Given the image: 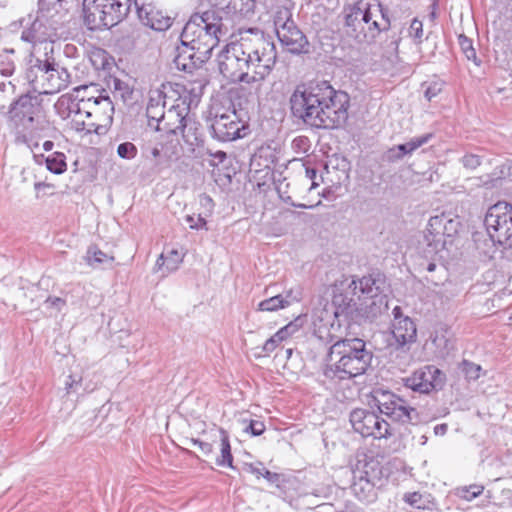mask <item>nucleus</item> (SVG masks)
I'll return each instance as SVG.
<instances>
[{
	"label": "nucleus",
	"mask_w": 512,
	"mask_h": 512,
	"mask_svg": "<svg viewBox=\"0 0 512 512\" xmlns=\"http://www.w3.org/2000/svg\"><path fill=\"white\" fill-rule=\"evenodd\" d=\"M239 39L231 42L217 56L218 69L232 83H262L277 62L272 37L258 27L243 29Z\"/></svg>",
	"instance_id": "1"
},
{
	"label": "nucleus",
	"mask_w": 512,
	"mask_h": 512,
	"mask_svg": "<svg viewBox=\"0 0 512 512\" xmlns=\"http://www.w3.org/2000/svg\"><path fill=\"white\" fill-rule=\"evenodd\" d=\"M291 115L318 129H336L348 118L349 96L335 90L327 81L296 86L289 98Z\"/></svg>",
	"instance_id": "2"
},
{
	"label": "nucleus",
	"mask_w": 512,
	"mask_h": 512,
	"mask_svg": "<svg viewBox=\"0 0 512 512\" xmlns=\"http://www.w3.org/2000/svg\"><path fill=\"white\" fill-rule=\"evenodd\" d=\"M372 351L360 338H339L329 347L322 373L329 380H348L364 374L371 365Z\"/></svg>",
	"instance_id": "3"
},
{
	"label": "nucleus",
	"mask_w": 512,
	"mask_h": 512,
	"mask_svg": "<svg viewBox=\"0 0 512 512\" xmlns=\"http://www.w3.org/2000/svg\"><path fill=\"white\" fill-rule=\"evenodd\" d=\"M361 318V310L352 297L343 293L335 294L331 303L314 309L313 334L324 344H330L343 334V328H349Z\"/></svg>",
	"instance_id": "4"
},
{
	"label": "nucleus",
	"mask_w": 512,
	"mask_h": 512,
	"mask_svg": "<svg viewBox=\"0 0 512 512\" xmlns=\"http://www.w3.org/2000/svg\"><path fill=\"white\" fill-rule=\"evenodd\" d=\"M42 102L40 95L27 91L10 103L6 117L17 144L30 146L32 140L42 137L48 125Z\"/></svg>",
	"instance_id": "5"
},
{
	"label": "nucleus",
	"mask_w": 512,
	"mask_h": 512,
	"mask_svg": "<svg viewBox=\"0 0 512 512\" xmlns=\"http://www.w3.org/2000/svg\"><path fill=\"white\" fill-rule=\"evenodd\" d=\"M343 13L346 33L358 43L374 40L391 26L388 10L380 2L359 0L346 5Z\"/></svg>",
	"instance_id": "6"
},
{
	"label": "nucleus",
	"mask_w": 512,
	"mask_h": 512,
	"mask_svg": "<svg viewBox=\"0 0 512 512\" xmlns=\"http://www.w3.org/2000/svg\"><path fill=\"white\" fill-rule=\"evenodd\" d=\"M213 14L194 13L185 24L180 41L187 43L206 62L210 59L213 49L218 45L220 37L227 32L226 27L213 23Z\"/></svg>",
	"instance_id": "7"
},
{
	"label": "nucleus",
	"mask_w": 512,
	"mask_h": 512,
	"mask_svg": "<svg viewBox=\"0 0 512 512\" xmlns=\"http://www.w3.org/2000/svg\"><path fill=\"white\" fill-rule=\"evenodd\" d=\"M372 398L380 413L394 422L414 426L426 423L423 415L416 408L391 391L375 389L372 392Z\"/></svg>",
	"instance_id": "8"
},
{
	"label": "nucleus",
	"mask_w": 512,
	"mask_h": 512,
	"mask_svg": "<svg viewBox=\"0 0 512 512\" xmlns=\"http://www.w3.org/2000/svg\"><path fill=\"white\" fill-rule=\"evenodd\" d=\"M461 223L458 217L442 213L429 219L424 240L427 245V254H438L453 243L454 237L458 234Z\"/></svg>",
	"instance_id": "9"
},
{
	"label": "nucleus",
	"mask_w": 512,
	"mask_h": 512,
	"mask_svg": "<svg viewBox=\"0 0 512 512\" xmlns=\"http://www.w3.org/2000/svg\"><path fill=\"white\" fill-rule=\"evenodd\" d=\"M24 79L31 87L30 92L38 95L54 94L65 89L70 83V73L66 68L45 71L39 68H26Z\"/></svg>",
	"instance_id": "10"
},
{
	"label": "nucleus",
	"mask_w": 512,
	"mask_h": 512,
	"mask_svg": "<svg viewBox=\"0 0 512 512\" xmlns=\"http://www.w3.org/2000/svg\"><path fill=\"white\" fill-rule=\"evenodd\" d=\"M114 114V104L108 95L102 92L95 96L92 111L88 112V117H94L95 121L74 120L77 131H86L87 133H96L101 135L105 133L107 127L112 124Z\"/></svg>",
	"instance_id": "11"
},
{
	"label": "nucleus",
	"mask_w": 512,
	"mask_h": 512,
	"mask_svg": "<svg viewBox=\"0 0 512 512\" xmlns=\"http://www.w3.org/2000/svg\"><path fill=\"white\" fill-rule=\"evenodd\" d=\"M446 383L445 373L434 365H425L403 378V384L419 394L429 395L442 390Z\"/></svg>",
	"instance_id": "12"
},
{
	"label": "nucleus",
	"mask_w": 512,
	"mask_h": 512,
	"mask_svg": "<svg viewBox=\"0 0 512 512\" xmlns=\"http://www.w3.org/2000/svg\"><path fill=\"white\" fill-rule=\"evenodd\" d=\"M213 138L221 142H230L245 136L246 125L236 110L219 113L209 118Z\"/></svg>",
	"instance_id": "13"
},
{
	"label": "nucleus",
	"mask_w": 512,
	"mask_h": 512,
	"mask_svg": "<svg viewBox=\"0 0 512 512\" xmlns=\"http://www.w3.org/2000/svg\"><path fill=\"white\" fill-rule=\"evenodd\" d=\"M349 420L354 431L363 437L381 439L392 435L390 424L367 409L357 408L352 410Z\"/></svg>",
	"instance_id": "14"
},
{
	"label": "nucleus",
	"mask_w": 512,
	"mask_h": 512,
	"mask_svg": "<svg viewBox=\"0 0 512 512\" xmlns=\"http://www.w3.org/2000/svg\"><path fill=\"white\" fill-rule=\"evenodd\" d=\"M62 21L59 18H54L50 15L38 14L36 19L32 22L29 28H26L21 33V39L25 42L32 43L36 46L37 43L52 44L58 39V30L62 27Z\"/></svg>",
	"instance_id": "15"
},
{
	"label": "nucleus",
	"mask_w": 512,
	"mask_h": 512,
	"mask_svg": "<svg viewBox=\"0 0 512 512\" xmlns=\"http://www.w3.org/2000/svg\"><path fill=\"white\" fill-rule=\"evenodd\" d=\"M487 234L495 245L500 234L508 233L512 225V206L506 202H498L491 206L484 219Z\"/></svg>",
	"instance_id": "16"
},
{
	"label": "nucleus",
	"mask_w": 512,
	"mask_h": 512,
	"mask_svg": "<svg viewBox=\"0 0 512 512\" xmlns=\"http://www.w3.org/2000/svg\"><path fill=\"white\" fill-rule=\"evenodd\" d=\"M277 38L282 46L291 54L300 55L310 52V43L297 24L278 30Z\"/></svg>",
	"instance_id": "17"
},
{
	"label": "nucleus",
	"mask_w": 512,
	"mask_h": 512,
	"mask_svg": "<svg viewBox=\"0 0 512 512\" xmlns=\"http://www.w3.org/2000/svg\"><path fill=\"white\" fill-rule=\"evenodd\" d=\"M352 473L358 478H363V480L367 479L371 483H375L379 486L383 485L384 478L386 477L383 466L380 461L374 457L359 460Z\"/></svg>",
	"instance_id": "18"
},
{
	"label": "nucleus",
	"mask_w": 512,
	"mask_h": 512,
	"mask_svg": "<svg viewBox=\"0 0 512 512\" xmlns=\"http://www.w3.org/2000/svg\"><path fill=\"white\" fill-rule=\"evenodd\" d=\"M39 50L40 48L33 46V51L26 60V68H39L42 71H55L62 68L54 58V45L46 44L43 47V53H39Z\"/></svg>",
	"instance_id": "19"
},
{
	"label": "nucleus",
	"mask_w": 512,
	"mask_h": 512,
	"mask_svg": "<svg viewBox=\"0 0 512 512\" xmlns=\"http://www.w3.org/2000/svg\"><path fill=\"white\" fill-rule=\"evenodd\" d=\"M176 47V55L174 57V64L180 71L192 73L194 70L201 68L206 61L198 58L197 53L188 46L184 41Z\"/></svg>",
	"instance_id": "20"
},
{
	"label": "nucleus",
	"mask_w": 512,
	"mask_h": 512,
	"mask_svg": "<svg viewBox=\"0 0 512 512\" xmlns=\"http://www.w3.org/2000/svg\"><path fill=\"white\" fill-rule=\"evenodd\" d=\"M100 7L109 28L118 25L128 16V0H100Z\"/></svg>",
	"instance_id": "21"
},
{
	"label": "nucleus",
	"mask_w": 512,
	"mask_h": 512,
	"mask_svg": "<svg viewBox=\"0 0 512 512\" xmlns=\"http://www.w3.org/2000/svg\"><path fill=\"white\" fill-rule=\"evenodd\" d=\"M186 98L182 101V103H176L172 105L171 108L165 113L164 121L162 124V131H165L168 134L176 135L178 134V130L180 128H176L180 126L186 118L188 117V108L185 107Z\"/></svg>",
	"instance_id": "22"
},
{
	"label": "nucleus",
	"mask_w": 512,
	"mask_h": 512,
	"mask_svg": "<svg viewBox=\"0 0 512 512\" xmlns=\"http://www.w3.org/2000/svg\"><path fill=\"white\" fill-rule=\"evenodd\" d=\"M392 335L399 347L413 343L417 336L416 325L408 316L400 318L399 321H393Z\"/></svg>",
	"instance_id": "23"
},
{
	"label": "nucleus",
	"mask_w": 512,
	"mask_h": 512,
	"mask_svg": "<svg viewBox=\"0 0 512 512\" xmlns=\"http://www.w3.org/2000/svg\"><path fill=\"white\" fill-rule=\"evenodd\" d=\"M430 340L441 354H449L454 349L451 328L446 323H437L430 334Z\"/></svg>",
	"instance_id": "24"
},
{
	"label": "nucleus",
	"mask_w": 512,
	"mask_h": 512,
	"mask_svg": "<svg viewBox=\"0 0 512 512\" xmlns=\"http://www.w3.org/2000/svg\"><path fill=\"white\" fill-rule=\"evenodd\" d=\"M137 17L141 24L155 31H165L172 25V18L156 9L154 5L137 15Z\"/></svg>",
	"instance_id": "25"
},
{
	"label": "nucleus",
	"mask_w": 512,
	"mask_h": 512,
	"mask_svg": "<svg viewBox=\"0 0 512 512\" xmlns=\"http://www.w3.org/2000/svg\"><path fill=\"white\" fill-rule=\"evenodd\" d=\"M83 13V21L87 29L96 31L103 28H109L100 7V0H93L89 6H84Z\"/></svg>",
	"instance_id": "26"
},
{
	"label": "nucleus",
	"mask_w": 512,
	"mask_h": 512,
	"mask_svg": "<svg viewBox=\"0 0 512 512\" xmlns=\"http://www.w3.org/2000/svg\"><path fill=\"white\" fill-rule=\"evenodd\" d=\"M380 487L375 483H371L369 480L358 478L353 475V482L350 486L353 495L361 502L371 503L377 499L376 489Z\"/></svg>",
	"instance_id": "27"
},
{
	"label": "nucleus",
	"mask_w": 512,
	"mask_h": 512,
	"mask_svg": "<svg viewBox=\"0 0 512 512\" xmlns=\"http://www.w3.org/2000/svg\"><path fill=\"white\" fill-rule=\"evenodd\" d=\"M300 301V295L289 290L284 294L271 296L258 304L259 311L273 312L290 306L294 302Z\"/></svg>",
	"instance_id": "28"
},
{
	"label": "nucleus",
	"mask_w": 512,
	"mask_h": 512,
	"mask_svg": "<svg viewBox=\"0 0 512 512\" xmlns=\"http://www.w3.org/2000/svg\"><path fill=\"white\" fill-rule=\"evenodd\" d=\"M89 88L96 89V86L91 83L90 85H81L73 89V92L68 95H63L60 97L58 103L61 106H64L68 110V115L74 114L73 121L75 119H80V101L79 93H85Z\"/></svg>",
	"instance_id": "29"
},
{
	"label": "nucleus",
	"mask_w": 512,
	"mask_h": 512,
	"mask_svg": "<svg viewBox=\"0 0 512 512\" xmlns=\"http://www.w3.org/2000/svg\"><path fill=\"white\" fill-rule=\"evenodd\" d=\"M276 160L275 152L270 146H261L252 155L250 167L254 168L256 172L271 169Z\"/></svg>",
	"instance_id": "30"
},
{
	"label": "nucleus",
	"mask_w": 512,
	"mask_h": 512,
	"mask_svg": "<svg viewBox=\"0 0 512 512\" xmlns=\"http://www.w3.org/2000/svg\"><path fill=\"white\" fill-rule=\"evenodd\" d=\"M133 34V43L130 47L133 54V62L135 63L137 57H142L147 62L153 59L151 49L149 48L150 37L148 33H145L143 36L139 33L138 30L134 29L132 31Z\"/></svg>",
	"instance_id": "31"
},
{
	"label": "nucleus",
	"mask_w": 512,
	"mask_h": 512,
	"mask_svg": "<svg viewBox=\"0 0 512 512\" xmlns=\"http://www.w3.org/2000/svg\"><path fill=\"white\" fill-rule=\"evenodd\" d=\"M176 128H180L178 133H181L183 140L189 146H199L202 143L201 125L198 122L187 117L186 121Z\"/></svg>",
	"instance_id": "32"
},
{
	"label": "nucleus",
	"mask_w": 512,
	"mask_h": 512,
	"mask_svg": "<svg viewBox=\"0 0 512 512\" xmlns=\"http://www.w3.org/2000/svg\"><path fill=\"white\" fill-rule=\"evenodd\" d=\"M164 105H161L159 101L150 99L146 107L145 116L147 118V124L153 131H162V124L165 117Z\"/></svg>",
	"instance_id": "33"
},
{
	"label": "nucleus",
	"mask_w": 512,
	"mask_h": 512,
	"mask_svg": "<svg viewBox=\"0 0 512 512\" xmlns=\"http://www.w3.org/2000/svg\"><path fill=\"white\" fill-rule=\"evenodd\" d=\"M209 9L203 11L201 14H213L215 19L213 23L220 24L221 27H225L223 20L225 16L231 14V3L232 0H206Z\"/></svg>",
	"instance_id": "34"
},
{
	"label": "nucleus",
	"mask_w": 512,
	"mask_h": 512,
	"mask_svg": "<svg viewBox=\"0 0 512 512\" xmlns=\"http://www.w3.org/2000/svg\"><path fill=\"white\" fill-rule=\"evenodd\" d=\"M380 285V280L373 278L371 275L364 276L359 280V289L366 298L372 300L371 305L376 304V298L382 293Z\"/></svg>",
	"instance_id": "35"
},
{
	"label": "nucleus",
	"mask_w": 512,
	"mask_h": 512,
	"mask_svg": "<svg viewBox=\"0 0 512 512\" xmlns=\"http://www.w3.org/2000/svg\"><path fill=\"white\" fill-rule=\"evenodd\" d=\"M182 255L175 249H172L165 255L162 253L156 261V267L158 270L165 268V273H170L178 269V265L182 262Z\"/></svg>",
	"instance_id": "36"
},
{
	"label": "nucleus",
	"mask_w": 512,
	"mask_h": 512,
	"mask_svg": "<svg viewBox=\"0 0 512 512\" xmlns=\"http://www.w3.org/2000/svg\"><path fill=\"white\" fill-rule=\"evenodd\" d=\"M219 433L221 441V455L217 457L216 464L218 466H227L229 468L235 469L233 466V455L231 452L229 435L223 428H220Z\"/></svg>",
	"instance_id": "37"
},
{
	"label": "nucleus",
	"mask_w": 512,
	"mask_h": 512,
	"mask_svg": "<svg viewBox=\"0 0 512 512\" xmlns=\"http://www.w3.org/2000/svg\"><path fill=\"white\" fill-rule=\"evenodd\" d=\"M90 61L96 70H102L107 74H109L113 66H115L114 59L103 49H98L93 52L90 56Z\"/></svg>",
	"instance_id": "38"
},
{
	"label": "nucleus",
	"mask_w": 512,
	"mask_h": 512,
	"mask_svg": "<svg viewBox=\"0 0 512 512\" xmlns=\"http://www.w3.org/2000/svg\"><path fill=\"white\" fill-rule=\"evenodd\" d=\"M65 0H39L38 1V14L50 15L54 18L61 20V11L66 10L64 4Z\"/></svg>",
	"instance_id": "39"
},
{
	"label": "nucleus",
	"mask_w": 512,
	"mask_h": 512,
	"mask_svg": "<svg viewBox=\"0 0 512 512\" xmlns=\"http://www.w3.org/2000/svg\"><path fill=\"white\" fill-rule=\"evenodd\" d=\"M45 166L53 174H63L67 170L66 155L63 152H53L47 156Z\"/></svg>",
	"instance_id": "40"
},
{
	"label": "nucleus",
	"mask_w": 512,
	"mask_h": 512,
	"mask_svg": "<svg viewBox=\"0 0 512 512\" xmlns=\"http://www.w3.org/2000/svg\"><path fill=\"white\" fill-rule=\"evenodd\" d=\"M85 258L87 263L92 267H99L103 264L111 263L114 259L112 256L101 251L97 245L88 247Z\"/></svg>",
	"instance_id": "41"
},
{
	"label": "nucleus",
	"mask_w": 512,
	"mask_h": 512,
	"mask_svg": "<svg viewBox=\"0 0 512 512\" xmlns=\"http://www.w3.org/2000/svg\"><path fill=\"white\" fill-rule=\"evenodd\" d=\"M142 155L153 162L154 167H158L164 163H166L171 155L168 154V151L162 147L159 149L158 147L149 148L147 146L142 147Z\"/></svg>",
	"instance_id": "42"
},
{
	"label": "nucleus",
	"mask_w": 512,
	"mask_h": 512,
	"mask_svg": "<svg viewBox=\"0 0 512 512\" xmlns=\"http://www.w3.org/2000/svg\"><path fill=\"white\" fill-rule=\"evenodd\" d=\"M432 137L433 134L427 133L419 137H414L406 143L396 145V147L397 150L400 151L401 155L404 157L405 155L413 153L419 147L428 143L432 139Z\"/></svg>",
	"instance_id": "43"
},
{
	"label": "nucleus",
	"mask_w": 512,
	"mask_h": 512,
	"mask_svg": "<svg viewBox=\"0 0 512 512\" xmlns=\"http://www.w3.org/2000/svg\"><path fill=\"white\" fill-rule=\"evenodd\" d=\"M431 495H423L419 492L407 493L404 495V500L409 505L416 509H431V506H434V502L430 500Z\"/></svg>",
	"instance_id": "44"
},
{
	"label": "nucleus",
	"mask_w": 512,
	"mask_h": 512,
	"mask_svg": "<svg viewBox=\"0 0 512 512\" xmlns=\"http://www.w3.org/2000/svg\"><path fill=\"white\" fill-rule=\"evenodd\" d=\"M276 35L278 34V30H282V28H289L290 25L296 24L292 18V12L290 9L286 7L279 8L273 19Z\"/></svg>",
	"instance_id": "45"
},
{
	"label": "nucleus",
	"mask_w": 512,
	"mask_h": 512,
	"mask_svg": "<svg viewBox=\"0 0 512 512\" xmlns=\"http://www.w3.org/2000/svg\"><path fill=\"white\" fill-rule=\"evenodd\" d=\"M256 0H232L231 13H239L243 17H250L254 14Z\"/></svg>",
	"instance_id": "46"
},
{
	"label": "nucleus",
	"mask_w": 512,
	"mask_h": 512,
	"mask_svg": "<svg viewBox=\"0 0 512 512\" xmlns=\"http://www.w3.org/2000/svg\"><path fill=\"white\" fill-rule=\"evenodd\" d=\"M458 41H459L460 48H461L462 52L464 53V55L466 56V58L468 60L473 61L476 65L479 66L481 61L478 60V58H477L476 50L473 47L472 40L470 38H468L467 36H465L464 34H461L458 37Z\"/></svg>",
	"instance_id": "47"
},
{
	"label": "nucleus",
	"mask_w": 512,
	"mask_h": 512,
	"mask_svg": "<svg viewBox=\"0 0 512 512\" xmlns=\"http://www.w3.org/2000/svg\"><path fill=\"white\" fill-rule=\"evenodd\" d=\"M184 98H186L185 107H187L189 111L190 109L198 106L201 98V92L196 91L194 88L187 90L186 87H183V95L178 99V103H182Z\"/></svg>",
	"instance_id": "48"
},
{
	"label": "nucleus",
	"mask_w": 512,
	"mask_h": 512,
	"mask_svg": "<svg viewBox=\"0 0 512 512\" xmlns=\"http://www.w3.org/2000/svg\"><path fill=\"white\" fill-rule=\"evenodd\" d=\"M459 367L468 380H477L480 377L481 366L468 360H463Z\"/></svg>",
	"instance_id": "49"
},
{
	"label": "nucleus",
	"mask_w": 512,
	"mask_h": 512,
	"mask_svg": "<svg viewBox=\"0 0 512 512\" xmlns=\"http://www.w3.org/2000/svg\"><path fill=\"white\" fill-rule=\"evenodd\" d=\"M484 487L482 485L473 484L464 486L457 489V495L467 501H471L483 493Z\"/></svg>",
	"instance_id": "50"
},
{
	"label": "nucleus",
	"mask_w": 512,
	"mask_h": 512,
	"mask_svg": "<svg viewBox=\"0 0 512 512\" xmlns=\"http://www.w3.org/2000/svg\"><path fill=\"white\" fill-rule=\"evenodd\" d=\"M107 76H109V79L107 80V85L110 88H111V86H113L114 97H116V93L119 92L121 95V98L123 99V101H125V94L127 93L125 90L128 89L127 84L125 82L121 81L120 79H118L117 77L112 76L110 73L107 75L106 74L104 75L105 79L107 78Z\"/></svg>",
	"instance_id": "51"
},
{
	"label": "nucleus",
	"mask_w": 512,
	"mask_h": 512,
	"mask_svg": "<svg viewBox=\"0 0 512 512\" xmlns=\"http://www.w3.org/2000/svg\"><path fill=\"white\" fill-rule=\"evenodd\" d=\"M299 329V325L295 322H290L280 330H278L273 337L277 340V342L281 343L282 341L289 338L291 335L296 333Z\"/></svg>",
	"instance_id": "52"
},
{
	"label": "nucleus",
	"mask_w": 512,
	"mask_h": 512,
	"mask_svg": "<svg viewBox=\"0 0 512 512\" xmlns=\"http://www.w3.org/2000/svg\"><path fill=\"white\" fill-rule=\"evenodd\" d=\"M15 71V63L7 54H0V74L4 77L11 76Z\"/></svg>",
	"instance_id": "53"
},
{
	"label": "nucleus",
	"mask_w": 512,
	"mask_h": 512,
	"mask_svg": "<svg viewBox=\"0 0 512 512\" xmlns=\"http://www.w3.org/2000/svg\"><path fill=\"white\" fill-rule=\"evenodd\" d=\"M207 216H205L202 213H199L197 215V218L194 217V215H187L185 217L186 222L189 224L190 229L193 230H200V229H208L207 228Z\"/></svg>",
	"instance_id": "54"
},
{
	"label": "nucleus",
	"mask_w": 512,
	"mask_h": 512,
	"mask_svg": "<svg viewBox=\"0 0 512 512\" xmlns=\"http://www.w3.org/2000/svg\"><path fill=\"white\" fill-rule=\"evenodd\" d=\"M460 161L466 169L474 170L482 164V157L473 153H466Z\"/></svg>",
	"instance_id": "55"
},
{
	"label": "nucleus",
	"mask_w": 512,
	"mask_h": 512,
	"mask_svg": "<svg viewBox=\"0 0 512 512\" xmlns=\"http://www.w3.org/2000/svg\"><path fill=\"white\" fill-rule=\"evenodd\" d=\"M83 93H79L80 101V119L84 117H88V112L92 111V105L95 99V96H84Z\"/></svg>",
	"instance_id": "56"
},
{
	"label": "nucleus",
	"mask_w": 512,
	"mask_h": 512,
	"mask_svg": "<svg viewBox=\"0 0 512 512\" xmlns=\"http://www.w3.org/2000/svg\"><path fill=\"white\" fill-rule=\"evenodd\" d=\"M443 89V82L441 81H432L429 83V85L426 87L424 96L428 101H431L433 98H435L437 95L440 94V92Z\"/></svg>",
	"instance_id": "57"
},
{
	"label": "nucleus",
	"mask_w": 512,
	"mask_h": 512,
	"mask_svg": "<svg viewBox=\"0 0 512 512\" xmlns=\"http://www.w3.org/2000/svg\"><path fill=\"white\" fill-rule=\"evenodd\" d=\"M265 466L262 462L244 463L243 470L256 476L257 479L262 477Z\"/></svg>",
	"instance_id": "58"
},
{
	"label": "nucleus",
	"mask_w": 512,
	"mask_h": 512,
	"mask_svg": "<svg viewBox=\"0 0 512 512\" xmlns=\"http://www.w3.org/2000/svg\"><path fill=\"white\" fill-rule=\"evenodd\" d=\"M199 203L204 208V211L201 213L207 217L210 216L214 208V202L212 198L207 194H201L199 196Z\"/></svg>",
	"instance_id": "59"
},
{
	"label": "nucleus",
	"mask_w": 512,
	"mask_h": 512,
	"mask_svg": "<svg viewBox=\"0 0 512 512\" xmlns=\"http://www.w3.org/2000/svg\"><path fill=\"white\" fill-rule=\"evenodd\" d=\"M245 431L249 432L252 436H260L265 431V425L262 421L251 420Z\"/></svg>",
	"instance_id": "60"
},
{
	"label": "nucleus",
	"mask_w": 512,
	"mask_h": 512,
	"mask_svg": "<svg viewBox=\"0 0 512 512\" xmlns=\"http://www.w3.org/2000/svg\"><path fill=\"white\" fill-rule=\"evenodd\" d=\"M409 34L415 40L421 42V38L423 35V24L418 19H413L409 28Z\"/></svg>",
	"instance_id": "61"
},
{
	"label": "nucleus",
	"mask_w": 512,
	"mask_h": 512,
	"mask_svg": "<svg viewBox=\"0 0 512 512\" xmlns=\"http://www.w3.org/2000/svg\"><path fill=\"white\" fill-rule=\"evenodd\" d=\"M403 156L397 150L396 145L388 149L382 156V160L387 163H394L401 160Z\"/></svg>",
	"instance_id": "62"
},
{
	"label": "nucleus",
	"mask_w": 512,
	"mask_h": 512,
	"mask_svg": "<svg viewBox=\"0 0 512 512\" xmlns=\"http://www.w3.org/2000/svg\"><path fill=\"white\" fill-rule=\"evenodd\" d=\"M497 244L504 249H512V224L509 227L508 233H502L498 236Z\"/></svg>",
	"instance_id": "63"
},
{
	"label": "nucleus",
	"mask_w": 512,
	"mask_h": 512,
	"mask_svg": "<svg viewBox=\"0 0 512 512\" xmlns=\"http://www.w3.org/2000/svg\"><path fill=\"white\" fill-rule=\"evenodd\" d=\"M207 152L212 157V160H211V165L212 166H217L220 163H223L226 160V158H227L226 152L221 151V150H218L216 152H212L210 149H208Z\"/></svg>",
	"instance_id": "64"
}]
</instances>
